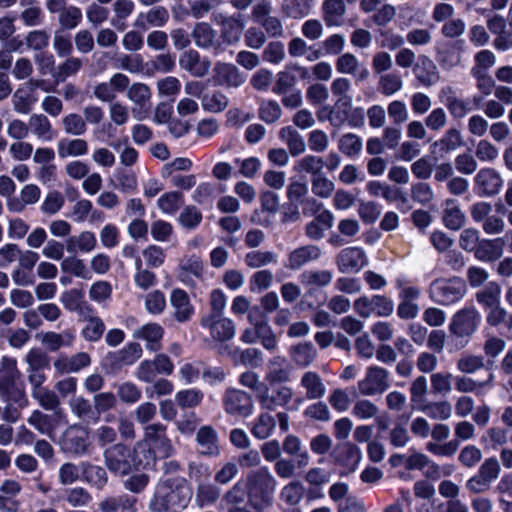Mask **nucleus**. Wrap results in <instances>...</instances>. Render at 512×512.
Returning a JSON list of instances; mask_svg holds the SVG:
<instances>
[{"label":"nucleus","mask_w":512,"mask_h":512,"mask_svg":"<svg viewBox=\"0 0 512 512\" xmlns=\"http://www.w3.org/2000/svg\"><path fill=\"white\" fill-rule=\"evenodd\" d=\"M428 391L427 378L423 375L416 377L409 388L410 401L416 409L422 408L426 402V395Z\"/></svg>","instance_id":"052dcab7"},{"label":"nucleus","mask_w":512,"mask_h":512,"mask_svg":"<svg viewBox=\"0 0 512 512\" xmlns=\"http://www.w3.org/2000/svg\"><path fill=\"white\" fill-rule=\"evenodd\" d=\"M278 136L287 145V151L292 157H297L306 151L304 137L293 127H282Z\"/></svg>","instance_id":"473e14b6"},{"label":"nucleus","mask_w":512,"mask_h":512,"mask_svg":"<svg viewBox=\"0 0 512 512\" xmlns=\"http://www.w3.org/2000/svg\"><path fill=\"white\" fill-rule=\"evenodd\" d=\"M300 386L305 390V396L309 400L320 399L326 392L322 378L315 371H306L301 376Z\"/></svg>","instance_id":"7c9ffc66"},{"label":"nucleus","mask_w":512,"mask_h":512,"mask_svg":"<svg viewBox=\"0 0 512 512\" xmlns=\"http://www.w3.org/2000/svg\"><path fill=\"white\" fill-rule=\"evenodd\" d=\"M181 69L189 72L192 76L201 78L206 76L210 70V61L202 60L200 54L193 49L184 51L179 58Z\"/></svg>","instance_id":"b1692460"},{"label":"nucleus","mask_w":512,"mask_h":512,"mask_svg":"<svg viewBox=\"0 0 512 512\" xmlns=\"http://www.w3.org/2000/svg\"><path fill=\"white\" fill-rule=\"evenodd\" d=\"M276 479L267 467L251 471L246 478L247 498L250 506L262 512L273 503Z\"/></svg>","instance_id":"f03ea898"},{"label":"nucleus","mask_w":512,"mask_h":512,"mask_svg":"<svg viewBox=\"0 0 512 512\" xmlns=\"http://www.w3.org/2000/svg\"><path fill=\"white\" fill-rule=\"evenodd\" d=\"M195 441L200 455L205 457H217L220 455L218 433L211 425L201 426L196 432Z\"/></svg>","instance_id":"6ab92c4d"},{"label":"nucleus","mask_w":512,"mask_h":512,"mask_svg":"<svg viewBox=\"0 0 512 512\" xmlns=\"http://www.w3.org/2000/svg\"><path fill=\"white\" fill-rule=\"evenodd\" d=\"M351 89V82L345 77H338L331 83L332 94L337 97L336 105L350 108L352 98L348 95Z\"/></svg>","instance_id":"864d4df0"},{"label":"nucleus","mask_w":512,"mask_h":512,"mask_svg":"<svg viewBox=\"0 0 512 512\" xmlns=\"http://www.w3.org/2000/svg\"><path fill=\"white\" fill-rule=\"evenodd\" d=\"M292 361L301 368L309 366L317 357V350L311 342L299 343L290 349Z\"/></svg>","instance_id":"e433bc0d"},{"label":"nucleus","mask_w":512,"mask_h":512,"mask_svg":"<svg viewBox=\"0 0 512 512\" xmlns=\"http://www.w3.org/2000/svg\"><path fill=\"white\" fill-rule=\"evenodd\" d=\"M170 303L174 309V317L178 322L188 321L194 312L188 294L184 290L174 289L170 296Z\"/></svg>","instance_id":"c85d7f7f"},{"label":"nucleus","mask_w":512,"mask_h":512,"mask_svg":"<svg viewBox=\"0 0 512 512\" xmlns=\"http://www.w3.org/2000/svg\"><path fill=\"white\" fill-rule=\"evenodd\" d=\"M20 372L14 358L4 356L0 361V396L8 398L21 408L28 406L29 401L24 390L14 389Z\"/></svg>","instance_id":"7ed1b4c3"},{"label":"nucleus","mask_w":512,"mask_h":512,"mask_svg":"<svg viewBox=\"0 0 512 512\" xmlns=\"http://www.w3.org/2000/svg\"><path fill=\"white\" fill-rule=\"evenodd\" d=\"M142 440L151 446L160 458H170L175 453L172 441L167 435V426L160 422L144 426Z\"/></svg>","instance_id":"0eeeda50"},{"label":"nucleus","mask_w":512,"mask_h":512,"mask_svg":"<svg viewBox=\"0 0 512 512\" xmlns=\"http://www.w3.org/2000/svg\"><path fill=\"white\" fill-rule=\"evenodd\" d=\"M275 427V418L267 412H262L253 422L251 433L255 438L264 440L272 435Z\"/></svg>","instance_id":"8fccbe9b"},{"label":"nucleus","mask_w":512,"mask_h":512,"mask_svg":"<svg viewBox=\"0 0 512 512\" xmlns=\"http://www.w3.org/2000/svg\"><path fill=\"white\" fill-rule=\"evenodd\" d=\"M29 132L38 140L50 142L55 137V132L49 118L43 113H34L28 120Z\"/></svg>","instance_id":"bb28decb"},{"label":"nucleus","mask_w":512,"mask_h":512,"mask_svg":"<svg viewBox=\"0 0 512 512\" xmlns=\"http://www.w3.org/2000/svg\"><path fill=\"white\" fill-rule=\"evenodd\" d=\"M57 153L61 159L84 156L88 153V142L82 138H62L57 142Z\"/></svg>","instance_id":"72a5a7b5"},{"label":"nucleus","mask_w":512,"mask_h":512,"mask_svg":"<svg viewBox=\"0 0 512 512\" xmlns=\"http://www.w3.org/2000/svg\"><path fill=\"white\" fill-rule=\"evenodd\" d=\"M60 447L66 454L74 456L86 454L90 447L89 431L80 425L68 427L61 436Z\"/></svg>","instance_id":"f8f14e48"},{"label":"nucleus","mask_w":512,"mask_h":512,"mask_svg":"<svg viewBox=\"0 0 512 512\" xmlns=\"http://www.w3.org/2000/svg\"><path fill=\"white\" fill-rule=\"evenodd\" d=\"M303 495V485L299 481H292L281 489L279 497L287 506L294 507L300 503Z\"/></svg>","instance_id":"bf43d9fd"},{"label":"nucleus","mask_w":512,"mask_h":512,"mask_svg":"<svg viewBox=\"0 0 512 512\" xmlns=\"http://www.w3.org/2000/svg\"><path fill=\"white\" fill-rule=\"evenodd\" d=\"M353 308L362 318H369L372 314L388 317L394 311V303L383 295L361 296L354 301Z\"/></svg>","instance_id":"9d476101"},{"label":"nucleus","mask_w":512,"mask_h":512,"mask_svg":"<svg viewBox=\"0 0 512 512\" xmlns=\"http://www.w3.org/2000/svg\"><path fill=\"white\" fill-rule=\"evenodd\" d=\"M320 255L321 249L316 245L299 246L288 253L285 267L292 271L299 270L308 263L316 261Z\"/></svg>","instance_id":"aec40b11"},{"label":"nucleus","mask_w":512,"mask_h":512,"mask_svg":"<svg viewBox=\"0 0 512 512\" xmlns=\"http://www.w3.org/2000/svg\"><path fill=\"white\" fill-rule=\"evenodd\" d=\"M474 185L480 196L493 197L500 192L503 179L497 170L486 167L477 172L474 177Z\"/></svg>","instance_id":"2eb2a0df"},{"label":"nucleus","mask_w":512,"mask_h":512,"mask_svg":"<svg viewBox=\"0 0 512 512\" xmlns=\"http://www.w3.org/2000/svg\"><path fill=\"white\" fill-rule=\"evenodd\" d=\"M203 398V392L196 388L181 390L175 395V401L182 409H190L199 406Z\"/></svg>","instance_id":"e2e57ef3"},{"label":"nucleus","mask_w":512,"mask_h":512,"mask_svg":"<svg viewBox=\"0 0 512 512\" xmlns=\"http://www.w3.org/2000/svg\"><path fill=\"white\" fill-rule=\"evenodd\" d=\"M466 283L460 277L435 279L429 288L431 299L440 305L453 304L464 297Z\"/></svg>","instance_id":"20e7f679"},{"label":"nucleus","mask_w":512,"mask_h":512,"mask_svg":"<svg viewBox=\"0 0 512 512\" xmlns=\"http://www.w3.org/2000/svg\"><path fill=\"white\" fill-rule=\"evenodd\" d=\"M27 422L41 435L52 438L55 434L56 424L53 417L40 410H34L28 417Z\"/></svg>","instance_id":"4c0bfd02"},{"label":"nucleus","mask_w":512,"mask_h":512,"mask_svg":"<svg viewBox=\"0 0 512 512\" xmlns=\"http://www.w3.org/2000/svg\"><path fill=\"white\" fill-rule=\"evenodd\" d=\"M137 499L126 494L109 496L99 503L101 512H136L135 504Z\"/></svg>","instance_id":"c756f323"},{"label":"nucleus","mask_w":512,"mask_h":512,"mask_svg":"<svg viewBox=\"0 0 512 512\" xmlns=\"http://www.w3.org/2000/svg\"><path fill=\"white\" fill-rule=\"evenodd\" d=\"M463 145V137L457 128L448 129L442 138L435 141L432 147H438L440 155L449 154Z\"/></svg>","instance_id":"de8ad7c7"},{"label":"nucleus","mask_w":512,"mask_h":512,"mask_svg":"<svg viewBox=\"0 0 512 512\" xmlns=\"http://www.w3.org/2000/svg\"><path fill=\"white\" fill-rule=\"evenodd\" d=\"M222 403L225 412L234 417H249L254 410L252 396L240 389H227L223 394Z\"/></svg>","instance_id":"6e6552de"},{"label":"nucleus","mask_w":512,"mask_h":512,"mask_svg":"<svg viewBox=\"0 0 512 512\" xmlns=\"http://www.w3.org/2000/svg\"><path fill=\"white\" fill-rule=\"evenodd\" d=\"M103 457L107 469L116 475L125 476L133 471L131 449L123 443H115L107 447Z\"/></svg>","instance_id":"423d86ee"},{"label":"nucleus","mask_w":512,"mask_h":512,"mask_svg":"<svg viewBox=\"0 0 512 512\" xmlns=\"http://www.w3.org/2000/svg\"><path fill=\"white\" fill-rule=\"evenodd\" d=\"M192 488L185 478L171 477L158 481L154 495L149 503L152 512L182 510L192 498Z\"/></svg>","instance_id":"f257e3e1"},{"label":"nucleus","mask_w":512,"mask_h":512,"mask_svg":"<svg viewBox=\"0 0 512 512\" xmlns=\"http://www.w3.org/2000/svg\"><path fill=\"white\" fill-rule=\"evenodd\" d=\"M340 453L335 457L336 461L343 466L355 468L362 458L360 448L351 442H345L339 445Z\"/></svg>","instance_id":"603ef678"},{"label":"nucleus","mask_w":512,"mask_h":512,"mask_svg":"<svg viewBox=\"0 0 512 512\" xmlns=\"http://www.w3.org/2000/svg\"><path fill=\"white\" fill-rule=\"evenodd\" d=\"M91 364V357L86 352H78L73 355L60 354L53 365L59 374L77 373Z\"/></svg>","instance_id":"412c9836"},{"label":"nucleus","mask_w":512,"mask_h":512,"mask_svg":"<svg viewBox=\"0 0 512 512\" xmlns=\"http://www.w3.org/2000/svg\"><path fill=\"white\" fill-rule=\"evenodd\" d=\"M142 355V347L139 343L133 342L126 345L123 349L110 353L106 361L113 371L120 370L124 366L132 365Z\"/></svg>","instance_id":"5701e85b"},{"label":"nucleus","mask_w":512,"mask_h":512,"mask_svg":"<svg viewBox=\"0 0 512 512\" xmlns=\"http://www.w3.org/2000/svg\"><path fill=\"white\" fill-rule=\"evenodd\" d=\"M481 321V315L474 306H468L457 311L451 318L449 332L456 338H469Z\"/></svg>","instance_id":"39448f33"},{"label":"nucleus","mask_w":512,"mask_h":512,"mask_svg":"<svg viewBox=\"0 0 512 512\" xmlns=\"http://www.w3.org/2000/svg\"><path fill=\"white\" fill-rule=\"evenodd\" d=\"M81 468L84 480L92 486L101 490L107 484L108 476L103 467L84 462L81 464Z\"/></svg>","instance_id":"3c124183"},{"label":"nucleus","mask_w":512,"mask_h":512,"mask_svg":"<svg viewBox=\"0 0 512 512\" xmlns=\"http://www.w3.org/2000/svg\"><path fill=\"white\" fill-rule=\"evenodd\" d=\"M501 286L497 282H489L476 293V300L486 308L500 304Z\"/></svg>","instance_id":"5fc2aeb1"},{"label":"nucleus","mask_w":512,"mask_h":512,"mask_svg":"<svg viewBox=\"0 0 512 512\" xmlns=\"http://www.w3.org/2000/svg\"><path fill=\"white\" fill-rule=\"evenodd\" d=\"M245 264L252 268H260L277 262V255L271 251L253 250L245 255Z\"/></svg>","instance_id":"69168bd1"},{"label":"nucleus","mask_w":512,"mask_h":512,"mask_svg":"<svg viewBox=\"0 0 512 512\" xmlns=\"http://www.w3.org/2000/svg\"><path fill=\"white\" fill-rule=\"evenodd\" d=\"M68 404L72 414L79 420L86 422L98 420L97 412L88 399L82 396L73 397Z\"/></svg>","instance_id":"37998d69"},{"label":"nucleus","mask_w":512,"mask_h":512,"mask_svg":"<svg viewBox=\"0 0 512 512\" xmlns=\"http://www.w3.org/2000/svg\"><path fill=\"white\" fill-rule=\"evenodd\" d=\"M390 386L389 372L380 366H370L365 377L357 383V389L362 396L383 394Z\"/></svg>","instance_id":"9b49d317"},{"label":"nucleus","mask_w":512,"mask_h":512,"mask_svg":"<svg viewBox=\"0 0 512 512\" xmlns=\"http://www.w3.org/2000/svg\"><path fill=\"white\" fill-rule=\"evenodd\" d=\"M292 366L283 356H274L267 363L266 382L274 386L291 380Z\"/></svg>","instance_id":"a211bd4d"},{"label":"nucleus","mask_w":512,"mask_h":512,"mask_svg":"<svg viewBox=\"0 0 512 512\" xmlns=\"http://www.w3.org/2000/svg\"><path fill=\"white\" fill-rule=\"evenodd\" d=\"M321 10L327 27H338L343 24L346 14V5L343 0H324Z\"/></svg>","instance_id":"cd10ccee"},{"label":"nucleus","mask_w":512,"mask_h":512,"mask_svg":"<svg viewBox=\"0 0 512 512\" xmlns=\"http://www.w3.org/2000/svg\"><path fill=\"white\" fill-rule=\"evenodd\" d=\"M324 165L325 162L322 157L313 154H308L295 162L293 170L296 173H306L314 177L322 173Z\"/></svg>","instance_id":"a18cd8bd"},{"label":"nucleus","mask_w":512,"mask_h":512,"mask_svg":"<svg viewBox=\"0 0 512 512\" xmlns=\"http://www.w3.org/2000/svg\"><path fill=\"white\" fill-rule=\"evenodd\" d=\"M75 341L74 333L67 329L61 333L46 332L42 335L41 342L50 351H57L62 347H71Z\"/></svg>","instance_id":"a19ab883"},{"label":"nucleus","mask_w":512,"mask_h":512,"mask_svg":"<svg viewBox=\"0 0 512 512\" xmlns=\"http://www.w3.org/2000/svg\"><path fill=\"white\" fill-rule=\"evenodd\" d=\"M201 326L207 329L214 341L224 343L236 334L234 322L220 314H208L201 319Z\"/></svg>","instance_id":"4468645a"},{"label":"nucleus","mask_w":512,"mask_h":512,"mask_svg":"<svg viewBox=\"0 0 512 512\" xmlns=\"http://www.w3.org/2000/svg\"><path fill=\"white\" fill-rule=\"evenodd\" d=\"M480 441L494 449L498 446H504L508 443V430L499 426L490 427L481 436Z\"/></svg>","instance_id":"774afa93"},{"label":"nucleus","mask_w":512,"mask_h":512,"mask_svg":"<svg viewBox=\"0 0 512 512\" xmlns=\"http://www.w3.org/2000/svg\"><path fill=\"white\" fill-rule=\"evenodd\" d=\"M183 204V194L179 191L164 193L157 201L158 208L165 214H175Z\"/></svg>","instance_id":"338daca9"},{"label":"nucleus","mask_w":512,"mask_h":512,"mask_svg":"<svg viewBox=\"0 0 512 512\" xmlns=\"http://www.w3.org/2000/svg\"><path fill=\"white\" fill-rule=\"evenodd\" d=\"M416 79L425 87H431L440 80V74L434 61L426 55H420L413 68Z\"/></svg>","instance_id":"393cba45"},{"label":"nucleus","mask_w":512,"mask_h":512,"mask_svg":"<svg viewBox=\"0 0 512 512\" xmlns=\"http://www.w3.org/2000/svg\"><path fill=\"white\" fill-rule=\"evenodd\" d=\"M429 435H431L432 440L426 444L428 452L445 457H451L457 452L459 442L457 440L446 441L450 436V428L447 424H434Z\"/></svg>","instance_id":"1a4fd4ad"},{"label":"nucleus","mask_w":512,"mask_h":512,"mask_svg":"<svg viewBox=\"0 0 512 512\" xmlns=\"http://www.w3.org/2000/svg\"><path fill=\"white\" fill-rule=\"evenodd\" d=\"M503 238L482 239L474 253L476 259L484 262L498 260L503 255Z\"/></svg>","instance_id":"2f4dec72"},{"label":"nucleus","mask_w":512,"mask_h":512,"mask_svg":"<svg viewBox=\"0 0 512 512\" xmlns=\"http://www.w3.org/2000/svg\"><path fill=\"white\" fill-rule=\"evenodd\" d=\"M494 375L490 373L486 380L476 381L465 375L456 376L454 378L455 389L460 393H473L478 389H482L492 384Z\"/></svg>","instance_id":"6e6d98bb"},{"label":"nucleus","mask_w":512,"mask_h":512,"mask_svg":"<svg viewBox=\"0 0 512 512\" xmlns=\"http://www.w3.org/2000/svg\"><path fill=\"white\" fill-rule=\"evenodd\" d=\"M83 67V60L75 56H67L52 73V77L58 83L65 82L66 79L76 76Z\"/></svg>","instance_id":"ea45409f"},{"label":"nucleus","mask_w":512,"mask_h":512,"mask_svg":"<svg viewBox=\"0 0 512 512\" xmlns=\"http://www.w3.org/2000/svg\"><path fill=\"white\" fill-rule=\"evenodd\" d=\"M221 490L215 484L200 482L196 488L195 502L198 507L213 505L218 501Z\"/></svg>","instance_id":"49530a36"},{"label":"nucleus","mask_w":512,"mask_h":512,"mask_svg":"<svg viewBox=\"0 0 512 512\" xmlns=\"http://www.w3.org/2000/svg\"><path fill=\"white\" fill-rule=\"evenodd\" d=\"M31 396L46 411H55L61 405L58 394L47 387H43L39 390H31Z\"/></svg>","instance_id":"4d7b16f0"},{"label":"nucleus","mask_w":512,"mask_h":512,"mask_svg":"<svg viewBox=\"0 0 512 512\" xmlns=\"http://www.w3.org/2000/svg\"><path fill=\"white\" fill-rule=\"evenodd\" d=\"M158 457L159 454L144 440L137 441L131 450L133 470L145 469L155 464Z\"/></svg>","instance_id":"a878e982"},{"label":"nucleus","mask_w":512,"mask_h":512,"mask_svg":"<svg viewBox=\"0 0 512 512\" xmlns=\"http://www.w3.org/2000/svg\"><path fill=\"white\" fill-rule=\"evenodd\" d=\"M367 262L366 253L360 247L344 248L336 257L337 267L342 273L358 272Z\"/></svg>","instance_id":"dca6fc26"},{"label":"nucleus","mask_w":512,"mask_h":512,"mask_svg":"<svg viewBox=\"0 0 512 512\" xmlns=\"http://www.w3.org/2000/svg\"><path fill=\"white\" fill-rule=\"evenodd\" d=\"M261 394L258 395V401L263 409L274 411L278 407H285L290 403L293 397V391L288 386H278L271 392L266 385Z\"/></svg>","instance_id":"f3484780"},{"label":"nucleus","mask_w":512,"mask_h":512,"mask_svg":"<svg viewBox=\"0 0 512 512\" xmlns=\"http://www.w3.org/2000/svg\"><path fill=\"white\" fill-rule=\"evenodd\" d=\"M169 12L163 6H155L146 13L140 14L135 22L136 27L145 28V23L154 27H163L169 21Z\"/></svg>","instance_id":"58836bf2"},{"label":"nucleus","mask_w":512,"mask_h":512,"mask_svg":"<svg viewBox=\"0 0 512 512\" xmlns=\"http://www.w3.org/2000/svg\"><path fill=\"white\" fill-rule=\"evenodd\" d=\"M227 96L220 91H213L203 95L201 105L205 111L211 113H220L228 106Z\"/></svg>","instance_id":"680f3d73"},{"label":"nucleus","mask_w":512,"mask_h":512,"mask_svg":"<svg viewBox=\"0 0 512 512\" xmlns=\"http://www.w3.org/2000/svg\"><path fill=\"white\" fill-rule=\"evenodd\" d=\"M163 328L156 323H149L143 325L134 332V337L145 340L146 348L151 351H157L160 349V341L163 337Z\"/></svg>","instance_id":"f704fd0d"},{"label":"nucleus","mask_w":512,"mask_h":512,"mask_svg":"<svg viewBox=\"0 0 512 512\" xmlns=\"http://www.w3.org/2000/svg\"><path fill=\"white\" fill-rule=\"evenodd\" d=\"M96 244L97 240L94 233L83 231L78 236H71L67 239L66 249L71 253L77 251L88 253L95 249Z\"/></svg>","instance_id":"c03bdc74"},{"label":"nucleus","mask_w":512,"mask_h":512,"mask_svg":"<svg viewBox=\"0 0 512 512\" xmlns=\"http://www.w3.org/2000/svg\"><path fill=\"white\" fill-rule=\"evenodd\" d=\"M447 207L443 213L444 225L451 230H459L465 223V215L461 209L454 205L453 200L446 201Z\"/></svg>","instance_id":"13d9d810"},{"label":"nucleus","mask_w":512,"mask_h":512,"mask_svg":"<svg viewBox=\"0 0 512 512\" xmlns=\"http://www.w3.org/2000/svg\"><path fill=\"white\" fill-rule=\"evenodd\" d=\"M213 73V79L217 85L237 88L245 81V77L240 73L239 69L230 63H217Z\"/></svg>","instance_id":"4be33fe9"},{"label":"nucleus","mask_w":512,"mask_h":512,"mask_svg":"<svg viewBox=\"0 0 512 512\" xmlns=\"http://www.w3.org/2000/svg\"><path fill=\"white\" fill-rule=\"evenodd\" d=\"M64 132L71 136H81L87 131V124L83 116L78 113H69L61 120Z\"/></svg>","instance_id":"0e129e2a"},{"label":"nucleus","mask_w":512,"mask_h":512,"mask_svg":"<svg viewBox=\"0 0 512 512\" xmlns=\"http://www.w3.org/2000/svg\"><path fill=\"white\" fill-rule=\"evenodd\" d=\"M192 37L198 47L204 49L213 47L216 53L220 51V46L215 45L216 32L210 24L206 22L196 23L192 31Z\"/></svg>","instance_id":"c9c22d12"},{"label":"nucleus","mask_w":512,"mask_h":512,"mask_svg":"<svg viewBox=\"0 0 512 512\" xmlns=\"http://www.w3.org/2000/svg\"><path fill=\"white\" fill-rule=\"evenodd\" d=\"M288 53L291 57H306L309 62H314L322 57V52L308 46L306 41L301 37H295L288 43Z\"/></svg>","instance_id":"79ce46f5"},{"label":"nucleus","mask_w":512,"mask_h":512,"mask_svg":"<svg viewBox=\"0 0 512 512\" xmlns=\"http://www.w3.org/2000/svg\"><path fill=\"white\" fill-rule=\"evenodd\" d=\"M313 0H283L281 12L289 18L301 19L310 14Z\"/></svg>","instance_id":"09e8293b"},{"label":"nucleus","mask_w":512,"mask_h":512,"mask_svg":"<svg viewBox=\"0 0 512 512\" xmlns=\"http://www.w3.org/2000/svg\"><path fill=\"white\" fill-rule=\"evenodd\" d=\"M126 96L133 104L131 113L135 120L143 121L150 116L152 92L147 84L141 82L133 83L128 88Z\"/></svg>","instance_id":"ddd939ff"}]
</instances>
